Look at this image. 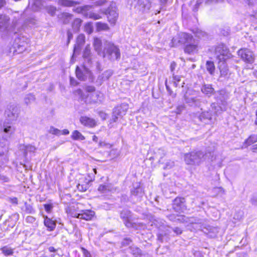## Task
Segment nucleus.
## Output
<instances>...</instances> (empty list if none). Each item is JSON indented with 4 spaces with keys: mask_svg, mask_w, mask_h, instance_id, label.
<instances>
[{
    "mask_svg": "<svg viewBox=\"0 0 257 257\" xmlns=\"http://www.w3.org/2000/svg\"><path fill=\"white\" fill-rule=\"evenodd\" d=\"M211 157H212V151L194 150L185 154L184 159L187 165H199L207 159H209Z\"/></svg>",
    "mask_w": 257,
    "mask_h": 257,
    "instance_id": "nucleus-1",
    "label": "nucleus"
},
{
    "mask_svg": "<svg viewBox=\"0 0 257 257\" xmlns=\"http://www.w3.org/2000/svg\"><path fill=\"white\" fill-rule=\"evenodd\" d=\"M3 134L1 139L8 140L16 132V126L13 121L5 120L2 124Z\"/></svg>",
    "mask_w": 257,
    "mask_h": 257,
    "instance_id": "nucleus-2",
    "label": "nucleus"
},
{
    "mask_svg": "<svg viewBox=\"0 0 257 257\" xmlns=\"http://www.w3.org/2000/svg\"><path fill=\"white\" fill-rule=\"evenodd\" d=\"M105 45L104 57H107L109 59L112 60H117L120 58V53L119 49L116 46L109 42H106Z\"/></svg>",
    "mask_w": 257,
    "mask_h": 257,
    "instance_id": "nucleus-3",
    "label": "nucleus"
},
{
    "mask_svg": "<svg viewBox=\"0 0 257 257\" xmlns=\"http://www.w3.org/2000/svg\"><path fill=\"white\" fill-rule=\"evenodd\" d=\"M20 112V109L17 105L15 104L8 105L5 112V120L13 122L17 120Z\"/></svg>",
    "mask_w": 257,
    "mask_h": 257,
    "instance_id": "nucleus-4",
    "label": "nucleus"
},
{
    "mask_svg": "<svg viewBox=\"0 0 257 257\" xmlns=\"http://www.w3.org/2000/svg\"><path fill=\"white\" fill-rule=\"evenodd\" d=\"M76 75L77 78L81 81L88 79L89 81L92 82L94 79L92 73L85 66H83L81 68L77 66L76 69Z\"/></svg>",
    "mask_w": 257,
    "mask_h": 257,
    "instance_id": "nucleus-5",
    "label": "nucleus"
},
{
    "mask_svg": "<svg viewBox=\"0 0 257 257\" xmlns=\"http://www.w3.org/2000/svg\"><path fill=\"white\" fill-rule=\"evenodd\" d=\"M215 55L218 61H226L231 56L228 49L223 44L219 45L215 47Z\"/></svg>",
    "mask_w": 257,
    "mask_h": 257,
    "instance_id": "nucleus-6",
    "label": "nucleus"
},
{
    "mask_svg": "<svg viewBox=\"0 0 257 257\" xmlns=\"http://www.w3.org/2000/svg\"><path fill=\"white\" fill-rule=\"evenodd\" d=\"M193 37L187 33H182L179 34L177 37L173 38L172 40V46L175 47L179 44H183L185 46L187 43L191 42L193 40Z\"/></svg>",
    "mask_w": 257,
    "mask_h": 257,
    "instance_id": "nucleus-7",
    "label": "nucleus"
},
{
    "mask_svg": "<svg viewBox=\"0 0 257 257\" xmlns=\"http://www.w3.org/2000/svg\"><path fill=\"white\" fill-rule=\"evenodd\" d=\"M44 3L45 2L43 0H32L29 2L28 7L21 16L22 19L25 18L29 10L38 12L42 9L45 7Z\"/></svg>",
    "mask_w": 257,
    "mask_h": 257,
    "instance_id": "nucleus-8",
    "label": "nucleus"
},
{
    "mask_svg": "<svg viewBox=\"0 0 257 257\" xmlns=\"http://www.w3.org/2000/svg\"><path fill=\"white\" fill-rule=\"evenodd\" d=\"M9 150L8 140L0 138V162L5 163L8 161Z\"/></svg>",
    "mask_w": 257,
    "mask_h": 257,
    "instance_id": "nucleus-9",
    "label": "nucleus"
},
{
    "mask_svg": "<svg viewBox=\"0 0 257 257\" xmlns=\"http://www.w3.org/2000/svg\"><path fill=\"white\" fill-rule=\"evenodd\" d=\"M128 108L127 103H122L113 108L111 120L113 122H116L118 117H122L126 114Z\"/></svg>",
    "mask_w": 257,
    "mask_h": 257,
    "instance_id": "nucleus-10",
    "label": "nucleus"
},
{
    "mask_svg": "<svg viewBox=\"0 0 257 257\" xmlns=\"http://www.w3.org/2000/svg\"><path fill=\"white\" fill-rule=\"evenodd\" d=\"M100 11L107 16L109 22L114 24L118 17V13L116 12V8L115 6L111 4L106 10L101 9Z\"/></svg>",
    "mask_w": 257,
    "mask_h": 257,
    "instance_id": "nucleus-11",
    "label": "nucleus"
},
{
    "mask_svg": "<svg viewBox=\"0 0 257 257\" xmlns=\"http://www.w3.org/2000/svg\"><path fill=\"white\" fill-rule=\"evenodd\" d=\"M238 54L245 63L252 64L254 61V54L248 49H240L238 51Z\"/></svg>",
    "mask_w": 257,
    "mask_h": 257,
    "instance_id": "nucleus-12",
    "label": "nucleus"
},
{
    "mask_svg": "<svg viewBox=\"0 0 257 257\" xmlns=\"http://www.w3.org/2000/svg\"><path fill=\"white\" fill-rule=\"evenodd\" d=\"M188 218L185 216H179L177 220L180 222H189L190 224H192L193 227H195L196 229H202V225L203 220L198 218H191L189 219L188 221L187 220Z\"/></svg>",
    "mask_w": 257,
    "mask_h": 257,
    "instance_id": "nucleus-13",
    "label": "nucleus"
},
{
    "mask_svg": "<svg viewBox=\"0 0 257 257\" xmlns=\"http://www.w3.org/2000/svg\"><path fill=\"white\" fill-rule=\"evenodd\" d=\"M214 94L217 102L216 103L222 106H226L227 100L229 98L228 93L225 90L222 89L215 92Z\"/></svg>",
    "mask_w": 257,
    "mask_h": 257,
    "instance_id": "nucleus-14",
    "label": "nucleus"
},
{
    "mask_svg": "<svg viewBox=\"0 0 257 257\" xmlns=\"http://www.w3.org/2000/svg\"><path fill=\"white\" fill-rule=\"evenodd\" d=\"M144 194L143 189L140 187H138L131 191V195L130 199L134 203H137L140 201Z\"/></svg>",
    "mask_w": 257,
    "mask_h": 257,
    "instance_id": "nucleus-15",
    "label": "nucleus"
},
{
    "mask_svg": "<svg viewBox=\"0 0 257 257\" xmlns=\"http://www.w3.org/2000/svg\"><path fill=\"white\" fill-rule=\"evenodd\" d=\"M95 215L93 211L91 210H81L80 213H75L72 215L74 217L84 219L85 220H90Z\"/></svg>",
    "mask_w": 257,
    "mask_h": 257,
    "instance_id": "nucleus-16",
    "label": "nucleus"
},
{
    "mask_svg": "<svg viewBox=\"0 0 257 257\" xmlns=\"http://www.w3.org/2000/svg\"><path fill=\"white\" fill-rule=\"evenodd\" d=\"M120 217L123 219L126 226L127 227L132 226V223L130 221L132 217L131 211L126 209H123L120 213Z\"/></svg>",
    "mask_w": 257,
    "mask_h": 257,
    "instance_id": "nucleus-17",
    "label": "nucleus"
},
{
    "mask_svg": "<svg viewBox=\"0 0 257 257\" xmlns=\"http://www.w3.org/2000/svg\"><path fill=\"white\" fill-rule=\"evenodd\" d=\"M185 199L184 198L177 197L173 203V208L176 212H182L185 209Z\"/></svg>",
    "mask_w": 257,
    "mask_h": 257,
    "instance_id": "nucleus-18",
    "label": "nucleus"
},
{
    "mask_svg": "<svg viewBox=\"0 0 257 257\" xmlns=\"http://www.w3.org/2000/svg\"><path fill=\"white\" fill-rule=\"evenodd\" d=\"M198 47L197 42L193 39V41H191V42L187 43L185 46L184 52L189 54H193L197 52Z\"/></svg>",
    "mask_w": 257,
    "mask_h": 257,
    "instance_id": "nucleus-19",
    "label": "nucleus"
},
{
    "mask_svg": "<svg viewBox=\"0 0 257 257\" xmlns=\"http://www.w3.org/2000/svg\"><path fill=\"white\" fill-rule=\"evenodd\" d=\"M10 18L4 15L0 14V31H5L7 30L9 24Z\"/></svg>",
    "mask_w": 257,
    "mask_h": 257,
    "instance_id": "nucleus-20",
    "label": "nucleus"
},
{
    "mask_svg": "<svg viewBox=\"0 0 257 257\" xmlns=\"http://www.w3.org/2000/svg\"><path fill=\"white\" fill-rule=\"evenodd\" d=\"M218 231V228L211 226H208L207 227L205 228V230H203L204 232L206 233L207 235L211 238L216 237Z\"/></svg>",
    "mask_w": 257,
    "mask_h": 257,
    "instance_id": "nucleus-21",
    "label": "nucleus"
},
{
    "mask_svg": "<svg viewBox=\"0 0 257 257\" xmlns=\"http://www.w3.org/2000/svg\"><path fill=\"white\" fill-rule=\"evenodd\" d=\"M226 61H218V68L220 70V76H226L228 72V69L225 63Z\"/></svg>",
    "mask_w": 257,
    "mask_h": 257,
    "instance_id": "nucleus-22",
    "label": "nucleus"
},
{
    "mask_svg": "<svg viewBox=\"0 0 257 257\" xmlns=\"http://www.w3.org/2000/svg\"><path fill=\"white\" fill-rule=\"evenodd\" d=\"M80 121L82 124L88 127H93L96 123L94 119L87 116H81Z\"/></svg>",
    "mask_w": 257,
    "mask_h": 257,
    "instance_id": "nucleus-23",
    "label": "nucleus"
},
{
    "mask_svg": "<svg viewBox=\"0 0 257 257\" xmlns=\"http://www.w3.org/2000/svg\"><path fill=\"white\" fill-rule=\"evenodd\" d=\"M185 100L187 103L190 106H200L201 101L200 98L198 97H188L186 95L185 96Z\"/></svg>",
    "mask_w": 257,
    "mask_h": 257,
    "instance_id": "nucleus-24",
    "label": "nucleus"
},
{
    "mask_svg": "<svg viewBox=\"0 0 257 257\" xmlns=\"http://www.w3.org/2000/svg\"><path fill=\"white\" fill-rule=\"evenodd\" d=\"M44 223L45 226L47 227L48 230L50 231L54 230L56 226V222L47 216L45 217Z\"/></svg>",
    "mask_w": 257,
    "mask_h": 257,
    "instance_id": "nucleus-25",
    "label": "nucleus"
},
{
    "mask_svg": "<svg viewBox=\"0 0 257 257\" xmlns=\"http://www.w3.org/2000/svg\"><path fill=\"white\" fill-rule=\"evenodd\" d=\"M27 48L24 45H13L12 47L10 48V51L11 53H13V54H21L24 52L27 49Z\"/></svg>",
    "mask_w": 257,
    "mask_h": 257,
    "instance_id": "nucleus-26",
    "label": "nucleus"
},
{
    "mask_svg": "<svg viewBox=\"0 0 257 257\" xmlns=\"http://www.w3.org/2000/svg\"><path fill=\"white\" fill-rule=\"evenodd\" d=\"M99 94L98 92H94L92 94H89L87 95L85 101L89 103H97L99 100Z\"/></svg>",
    "mask_w": 257,
    "mask_h": 257,
    "instance_id": "nucleus-27",
    "label": "nucleus"
},
{
    "mask_svg": "<svg viewBox=\"0 0 257 257\" xmlns=\"http://www.w3.org/2000/svg\"><path fill=\"white\" fill-rule=\"evenodd\" d=\"M225 107L219 104L218 103H213L211 105V108L212 111H214V113L217 114V113H220L221 111L225 110Z\"/></svg>",
    "mask_w": 257,
    "mask_h": 257,
    "instance_id": "nucleus-28",
    "label": "nucleus"
},
{
    "mask_svg": "<svg viewBox=\"0 0 257 257\" xmlns=\"http://www.w3.org/2000/svg\"><path fill=\"white\" fill-rule=\"evenodd\" d=\"M201 91L205 94L209 96L214 93V90L211 85L204 84L201 87Z\"/></svg>",
    "mask_w": 257,
    "mask_h": 257,
    "instance_id": "nucleus-29",
    "label": "nucleus"
},
{
    "mask_svg": "<svg viewBox=\"0 0 257 257\" xmlns=\"http://www.w3.org/2000/svg\"><path fill=\"white\" fill-rule=\"evenodd\" d=\"M129 249L131 253L135 257H140L143 254L142 250L136 246H130Z\"/></svg>",
    "mask_w": 257,
    "mask_h": 257,
    "instance_id": "nucleus-30",
    "label": "nucleus"
},
{
    "mask_svg": "<svg viewBox=\"0 0 257 257\" xmlns=\"http://www.w3.org/2000/svg\"><path fill=\"white\" fill-rule=\"evenodd\" d=\"M36 149V148L32 145H24L22 148L25 156H26L28 153H35Z\"/></svg>",
    "mask_w": 257,
    "mask_h": 257,
    "instance_id": "nucleus-31",
    "label": "nucleus"
},
{
    "mask_svg": "<svg viewBox=\"0 0 257 257\" xmlns=\"http://www.w3.org/2000/svg\"><path fill=\"white\" fill-rule=\"evenodd\" d=\"M59 5L64 7H72L76 5L78 3L72 0H59Z\"/></svg>",
    "mask_w": 257,
    "mask_h": 257,
    "instance_id": "nucleus-32",
    "label": "nucleus"
},
{
    "mask_svg": "<svg viewBox=\"0 0 257 257\" xmlns=\"http://www.w3.org/2000/svg\"><path fill=\"white\" fill-rule=\"evenodd\" d=\"M84 15L86 17L94 20H99L101 18V16L99 14L95 13L92 11L84 13Z\"/></svg>",
    "mask_w": 257,
    "mask_h": 257,
    "instance_id": "nucleus-33",
    "label": "nucleus"
},
{
    "mask_svg": "<svg viewBox=\"0 0 257 257\" xmlns=\"http://www.w3.org/2000/svg\"><path fill=\"white\" fill-rule=\"evenodd\" d=\"M71 138L74 140L83 141L85 140V137L79 131H74L71 135Z\"/></svg>",
    "mask_w": 257,
    "mask_h": 257,
    "instance_id": "nucleus-34",
    "label": "nucleus"
},
{
    "mask_svg": "<svg viewBox=\"0 0 257 257\" xmlns=\"http://www.w3.org/2000/svg\"><path fill=\"white\" fill-rule=\"evenodd\" d=\"M111 190V187L109 184L100 185L98 188V190L101 193H107Z\"/></svg>",
    "mask_w": 257,
    "mask_h": 257,
    "instance_id": "nucleus-35",
    "label": "nucleus"
},
{
    "mask_svg": "<svg viewBox=\"0 0 257 257\" xmlns=\"http://www.w3.org/2000/svg\"><path fill=\"white\" fill-rule=\"evenodd\" d=\"M212 116V112L210 111L202 112L200 115L199 118L201 121L207 120H211Z\"/></svg>",
    "mask_w": 257,
    "mask_h": 257,
    "instance_id": "nucleus-36",
    "label": "nucleus"
},
{
    "mask_svg": "<svg viewBox=\"0 0 257 257\" xmlns=\"http://www.w3.org/2000/svg\"><path fill=\"white\" fill-rule=\"evenodd\" d=\"M206 68L207 71L211 74L213 75L215 71V66L214 63L212 61H208L206 63Z\"/></svg>",
    "mask_w": 257,
    "mask_h": 257,
    "instance_id": "nucleus-37",
    "label": "nucleus"
},
{
    "mask_svg": "<svg viewBox=\"0 0 257 257\" xmlns=\"http://www.w3.org/2000/svg\"><path fill=\"white\" fill-rule=\"evenodd\" d=\"M13 45H19L22 46L24 45L26 47H28V44L25 41V38L24 37L22 38H17L15 40V42L13 44Z\"/></svg>",
    "mask_w": 257,
    "mask_h": 257,
    "instance_id": "nucleus-38",
    "label": "nucleus"
},
{
    "mask_svg": "<svg viewBox=\"0 0 257 257\" xmlns=\"http://www.w3.org/2000/svg\"><path fill=\"white\" fill-rule=\"evenodd\" d=\"M37 20L34 17H28L26 18L24 25L25 26L32 27L36 24Z\"/></svg>",
    "mask_w": 257,
    "mask_h": 257,
    "instance_id": "nucleus-39",
    "label": "nucleus"
},
{
    "mask_svg": "<svg viewBox=\"0 0 257 257\" xmlns=\"http://www.w3.org/2000/svg\"><path fill=\"white\" fill-rule=\"evenodd\" d=\"M82 20L80 19L77 18L75 19L72 23V28L75 32H78L81 26Z\"/></svg>",
    "mask_w": 257,
    "mask_h": 257,
    "instance_id": "nucleus-40",
    "label": "nucleus"
},
{
    "mask_svg": "<svg viewBox=\"0 0 257 257\" xmlns=\"http://www.w3.org/2000/svg\"><path fill=\"white\" fill-rule=\"evenodd\" d=\"M101 41L99 39L96 38L94 39L93 46L95 50L98 52V53L101 51Z\"/></svg>",
    "mask_w": 257,
    "mask_h": 257,
    "instance_id": "nucleus-41",
    "label": "nucleus"
},
{
    "mask_svg": "<svg viewBox=\"0 0 257 257\" xmlns=\"http://www.w3.org/2000/svg\"><path fill=\"white\" fill-rule=\"evenodd\" d=\"M96 29L98 31H106L109 29L108 25L105 23L97 22L96 24Z\"/></svg>",
    "mask_w": 257,
    "mask_h": 257,
    "instance_id": "nucleus-42",
    "label": "nucleus"
},
{
    "mask_svg": "<svg viewBox=\"0 0 257 257\" xmlns=\"http://www.w3.org/2000/svg\"><path fill=\"white\" fill-rule=\"evenodd\" d=\"M257 142V135L253 134L250 135L246 140V143L247 145H250Z\"/></svg>",
    "mask_w": 257,
    "mask_h": 257,
    "instance_id": "nucleus-43",
    "label": "nucleus"
},
{
    "mask_svg": "<svg viewBox=\"0 0 257 257\" xmlns=\"http://www.w3.org/2000/svg\"><path fill=\"white\" fill-rule=\"evenodd\" d=\"M25 210L24 211L28 214H33L35 212V210L32 206L27 202H25L24 203Z\"/></svg>",
    "mask_w": 257,
    "mask_h": 257,
    "instance_id": "nucleus-44",
    "label": "nucleus"
},
{
    "mask_svg": "<svg viewBox=\"0 0 257 257\" xmlns=\"http://www.w3.org/2000/svg\"><path fill=\"white\" fill-rule=\"evenodd\" d=\"M2 252L5 255H12L13 253V250L11 247L7 246H4L1 248Z\"/></svg>",
    "mask_w": 257,
    "mask_h": 257,
    "instance_id": "nucleus-45",
    "label": "nucleus"
},
{
    "mask_svg": "<svg viewBox=\"0 0 257 257\" xmlns=\"http://www.w3.org/2000/svg\"><path fill=\"white\" fill-rule=\"evenodd\" d=\"M112 75V72L111 70H107L105 71L101 75L99 76L101 79L105 80H107Z\"/></svg>",
    "mask_w": 257,
    "mask_h": 257,
    "instance_id": "nucleus-46",
    "label": "nucleus"
},
{
    "mask_svg": "<svg viewBox=\"0 0 257 257\" xmlns=\"http://www.w3.org/2000/svg\"><path fill=\"white\" fill-rule=\"evenodd\" d=\"M85 42V36L84 35H79L77 38V47L79 48L81 47Z\"/></svg>",
    "mask_w": 257,
    "mask_h": 257,
    "instance_id": "nucleus-47",
    "label": "nucleus"
},
{
    "mask_svg": "<svg viewBox=\"0 0 257 257\" xmlns=\"http://www.w3.org/2000/svg\"><path fill=\"white\" fill-rule=\"evenodd\" d=\"M35 100V97L34 95L29 94L25 97V102L27 104H30L34 102Z\"/></svg>",
    "mask_w": 257,
    "mask_h": 257,
    "instance_id": "nucleus-48",
    "label": "nucleus"
},
{
    "mask_svg": "<svg viewBox=\"0 0 257 257\" xmlns=\"http://www.w3.org/2000/svg\"><path fill=\"white\" fill-rule=\"evenodd\" d=\"M90 47L89 46H87L84 51L83 56L85 59H87L88 62L90 61V59H89V56H90Z\"/></svg>",
    "mask_w": 257,
    "mask_h": 257,
    "instance_id": "nucleus-49",
    "label": "nucleus"
},
{
    "mask_svg": "<svg viewBox=\"0 0 257 257\" xmlns=\"http://www.w3.org/2000/svg\"><path fill=\"white\" fill-rule=\"evenodd\" d=\"M156 156L159 157V162H161V159L165 155L166 152L163 149H159L156 153Z\"/></svg>",
    "mask_w": 257,
    "mask_h": 257,
    "instance_id": "nucleus-50",
    "label": "nucleus"
},
{
    "mask_svg": "<svg viewBox=\"0 0 257 257\" xmlns=\"http://www.w3.org/2000/svg\"><path fill=\"white\" fill-rule=\"evenodd\" d=\"M175 165V163L173 161L169 160L166 163L164 164L163 168L165 170L170 169L172 168Z\"/></svg>",
    "mask_w": 257,
    "mask_h": 257,
    "instance_id": "nucleus-51",
    "label": "nucleus"
},
{
    "mask_svg": "<svg viewBox=\"0 0 257 257\" xmlns=\"http://www.w3.org/2000/svg\"><path fill=\"white\" fill-rule=\"evenodd\" d=\"M49 132L50 134H52L53 135H55L56 136H60L61 134L60 130H59L56 128H55L54 126H51L50 127Z\"/></svg>",
    "mask_w": 257,
    "mask_h": 257,
    "instance_id": "nucleus-52",
    "label": "nucleus"
},
{
    "mask_svg": "<svg viewBox=\"0 0 257 257\" xmlns=\"http://www.w3.org/2000/svg\"><path fill=\"white\" fill-rule=\"evenodd\" d=\"M47 12L51 16H53L56 12V8L52 6H47L45 7Z\"/></svg>",
    "mask_w": 257,
    "mask_h": 257,
    "instance_id": "nucleus-53",
    "label": "nucleus"
},
{
    "mask_svg": "<svg viewBox=\"0 0 257 257\" xmlns=\"http://www.w3.org/2000/svg\"><path fill=\"white\" fill-rule=\"evenodd\" d=\"M85 30L88 34L91 33L93 31V27L92 24L90 23L86 24L85 25Z\"/></svg>",
    "mask_w": 257,
    "mask_h": 257,
    "instance_id": "nucleus-54",
    "label": "nucleus"
},
{
    "mask_svg": "<svg viewBox=\"0 0 257 257\" xmlns=\"http://www.w3.org/2000/svg\"><path fill=\"white\" fill-rule=\"evenodd\" d=\"M181 77L179 76L175 75L173 76V85L175 87H177L179 84V82L180 81Z\"/></svg>",
    "mask_w": 257,
    "mask_h": 257,
    "instance_id": "nucleus-55",
    "label": "nucleus"
},
{
    "mask_svg": "<svg viewBox=\"0 0 257 257\" xmlns=\"http://www.w3.org/2000/svg\"><path fill=\"white\" fill-rule=\"evenodd\" d=\"M44 207L46 211L48 213H50L53 208V205L51 203L45 204L44 205Z\"/></svg>",
    "mask_w": 257,
    "mask_h": 257,
    "instance_id": "nucleus-56",
    "label": "nucleus"
},
{
    "mask_svg": "<svg viewBox=\"0 0 257 257\" xmlns=\"http://www.w3.org/2000/svg\"><path fill=\"white\" fill-rule=\"evenodd\" d=\"M132 241L130 238H125L122 240L121 244L123 246H126L129 245Z\"/></svg>",
    "mask_w": 257,
    "mask_h": 257,
    "instance_id": "nucleus-57",
    "label": "nucleus"
},
{
    "mask_svg": "<svg viewBox=\"0 0 257 257\" xmlns=\"http://www.w3.org/2000/svg\"><path fill=\"white\" fill-rule=\"evenodd\" d=\"M107 3L106 0H98L95 2L94 5L96 6H102Z\"/></svg>",
    "mask_w": 257,
    "mask_h": 257,
    "instance_id": "nucleus-58",
    "label": "nucleus"
},
{
    "mask_svg": "<svg viewBox=\"0 0 257 257\" xmlns=\"http://www.w3.org/2000/svg\"><path fill=\"white\" fill-rule=\"evenodd\" d=\"M250 202L252 205H257V194H254L250 199Z\"/></svg>",
    "mask_w": 257,
    "mask_h": 257,
    "instance_id": "nucleus-59",
    "label": "nucleus"
},
{
    "mask_svg": "<svg viewBox=\"0 0 257 257\" xmlns=\"http://www.w3.org/2000/svg\"><path fill=\"white\" fill-rule=\"evenodd\" d=\"M26 220L28 223H32L35 221L36 219L33 216H28L27 217Z\"/></svg>",
    "mask_w": 257,
    "mask_h": 257,
    "instance_id": "nucleus-60",
    "label": "nucleus"
},
{
    "mask_svg": "<svg viewBox=\"0 0 257 257\" xmlns=\"http://www.w3.org/2000/svg\"><path fill=\"white\" fill-rule=\"evenodd\" d=\"M173 230L177 235L181 234L182 233V230L178 227L174 228Z\"/></svg>",
    "mask_w": 257,
    "mask_h": 257,
    "instance_id": "nucleus-61",
    "label": "nucleus"
},
{
    "mask_svg": "<svg viewBox=\"0 0 257 257\" xmlns=\"http://www.w3.org/2000/svg\"><path fill=\"white\" fill-rule=\"evenodd\" d=\"M8 201L16 205L18 204V199L16 197L9 198Z\"/></svg>",
    "mask_w": 257,
    "mask_h": 257,
    "instance_id": "nucleus-62",
    "label": "nucleus"
},
{
    "mask_svg": "<svg viewBox=\"0 0 257 257\" xmlns=\"http://www.w3.org/2000/svg\"><path fill=\"white\" fill-rule=\"evenodd\" d=\"M95 88L93 86H88L86 87V90L88 92H94L95 91Z\"/></svg>",
    "mask_w": 257,
    "mask_h": 257,
    "instance_id": "nucleus-63",
    "label": "nucleus"
},
{
    "mask_svg": "<svg viewBox=\"0 0 257 257\" xmlns=\"http://www.w3.org/2000/svg\"><path fill=\"white\" fill-rule=\"evenodd\" d=\"M84 257H92L90 253L86 249L83 248Z\"/></svg>",
    "mask_w": 257,
    "mask_h": 257,
    "instance_id": "nucleus-64",
    "label": "nucleus"
}]
</instances>
